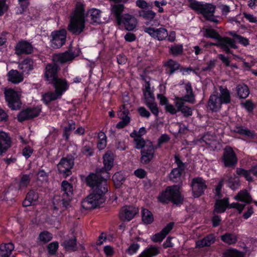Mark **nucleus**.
<instances>
[{
  "mask_svg": "<svg viewBox=\"0 0 257 257\" xmlns=\"http://www.w3.org/2000/svg\"><path fill=\"white\" fill-rule=\"evenodd\" d=\"M220 93L210 95L208 103V107L212 111L218 110L223 103H228L230 101V96L229 91L226 89L220 87Z\"/></svg>",
  "mask_w": 257,
  "mask_h": 257,
  "instance_id": "obj_5",
  "label": "nucleus"
},
{
  "mask_svg": "<svg viewBox=\"0 0 257 257\" xmlns=\"http://www.w3.org/2000/svg\"><path fill=\"white\" fill-rule=\"evenodd\" d=\"M30 180V177L28 175H24L21 178L19 186L20 188H23L28 186Z\"/></svg>",
  "mask_w": 257,
  "mask_h": 257,
  "instance_id": "obj_55",
  "label": "nucleus"
},
{
  "mask_svg": "<svg viewBox=\"0 0 257 257\" xmlns=\"http://www.w3.org/2000/svg\"><path fill=\"white\" fill-rule=\"evenodd\" d=\"M74 165V161L72 158H63L57 165L60 173L66 177L71 174V170Z\"/></svg>",
  "mask_w": 257,
  "mask_h": 257,
  "instance_id": "obj_13",
  "label": "nucleus"
},
{
  "mask_svg": "<svg viewBox=\"0 0 257 257\" xmlns=\"http://www.w3.org/2000/svg\"><path fill=\"white\" fill-rule=\"evenodd\" d=\"M237 174L240 177H244L247 181L252 180V175L257 176V165L254 166L250 170H245L243 169L238 168L236 170Z\"/></svg>",
  "mask_w": 257,
  "mask_h": 257,
  "instance_id": "obj_27",
  "label": "nucleus"
},
{
  "mask_svg": "<svg viewBox=\"0 0 257 257\" xmlns=\"http://www.w3.org/2000/svg\"><path fill=\"white\" fill-rule=\"evenodd\" d=\"M215 241V237L212 234H210L203 239L196 242V246L201 248L204 246H208Z\"/></svg>",
  "mask_w": 257,
  "mask_h": 257,
  "instance_id": "obj_33",
  "label": "nucleus"
},
{
  "mask_svg": "<svg viewBox=\"0 0 257 257\" xmlns=\"http://www.w3.org/2000/svg\"><path fill=\"white\" fill-rule=\"evenodd\" d=\"M98 142L97 148L99 150L104 149L106 146V136L103 132H99L98 134Z\"/></svg>",
  "mask_w": 257,
  "mask_h": 257,
  "instance_id": "obj_46",
  "label": "nucleus"
},
{
  "mask_svg": "<svg viewBox=\"0 0 257 257\" xmlns=\"http://www.w3.org/2000/svg\"><path fill=\"white\" fill-rule=\"evenodd\" d=\"M223 186V182L220 181L215 188V195L216 198L214 211L217 213L223 212L226 208L228 201L227 198L218 200L221 197V190Z\"/></svg>",
  "mask_w": 257,
  "mask_h": 257,
  "instance_id": "obj_11",
  "label": "nucleus"
},
{
  "mask_svg": "<svg viewBox=\"0 0 257 257\" xmlns=\"http://www.w3.org/2000/svg\"><path fill=\"white\" fill-rule=\"evenodd\" d=\"M78 53H74L71 50L66 51L64 53L55 54L53 56V60L55 64H49L45 68V76L49 82L54 81L58 78L57 73L58 70V67L56 63H64L72 61L76 56L78 55Z\"/></svg>",
  "mask_w": 257,
  "mask_h": 257,
  "instance_id": "obj_2",
  "label": "nucleus"
},
{
  "mask_svg": "<svg viewBox=\"0 0 257 257\" xmlns=\"http://www.w3.org/2000/svg\"><path fill=\"white\" fill-rule=\"evenodd\" d=\"M222 257H244V255L235 249H228L223 253Z\"/></svg>",
  "mask_w": 257,
  "mask_h": 257,
  "instance_id": "obj_48",
  "label": "nucleus"
},
{
  "mask_svg": "<svg viewBox=\"0 0 257 257\" xmlns=\"http://www.w3.org/2000/svg\"><path fill=\"white\" fill-rule=\"evenodd\" d=\"M11 146V139L8 134L0 131V155L6 152Z\"/></svg>",
  "mask_w": 257,
  "mask_h": 257,
  "instance_id": "obj_25",
  "label": "nucleus"
},
{
  "mask_svg": "<svg viewBox=\"0 0 257 257\" xmlns=\"http://www.w3.org/2000/svg\"><path fill=\"white\" fill-rule=\"evenodd\" d=\"M52 239V234L47 231H43L40 233L37 238V243L39 244H45Z\"/></svg>",
  "mask_w": 257,
  "mask_h": 257,
  "instance_id": "obj_36",
  "label": "nucleus"
},
{
  "mask_svg": "<svg viewBox=\"0 0 257 257\" xmlns=\"http://www.w3.org/2000/svg\"><path fill=\"white\" fill-rule=\"evenodd\" d=\"M221 240L225 243L232 244L237 241L236 236L232 233H225L221 236Z\"/></svg>",
  "mask_w": 257,
  "mask_h": 257,
  "instance_id": "obj_43",
  "label": "nucleus"
},
{
  "mask_svg": "<svg viewBox=\"0 0 257 257\" xmlns=\"http://www.w3.org/2000/svg\"><path fill=\"white\" fill-rule=\"evenodd\" d=\"M52 39L51 41V46L54 49L61 47L65 42L66 31L65 30H61L53 32L51 33Z\"/></svg>",
  "mask_w": 257,
  "mask_h": 257,
  "instance_id": "obj_12",
  "label": "nucleus"
},
{
  "mask_svg": "<svg viewBox=\"0 0 257 257\" xmlns=\"http://www.w3.org/2000/svg\"><path fill=\"white\" fill-rule=\"evenodd\" d=\"M8 80L13 83L18 84L23 81L24 77L17 70H12L8 73Z\"/></svg>",
  "mask_w": 257,
  "mask_h": 257,
  "instance_id": "obj_29",
  "label": "nucleus"
},
{
  "mask_svg": "<svg viewBox=\"0 0 257 257\" xmlns=\"http://www.w3.org/2000/svg\"><path fill=\"white\" fill-rule=\"evenodd\" d=\"M112 179L115 187L118 188L123 183L124 181V176L123 173L121 172H117L113 175Z\"/></svg>",
  "mask_w": 257,
  "mask_h": 257,
  "instance_id": "obj_44",
  "label": "nucleus"
},
{
  "mask_svg": "<svg viewBox=\"0 0 257 257\" xmlns=\"http://www.w3.org/2000/svg\"><path fill=\"white\" fill-rule=\"evenodd\" d=\"M146 104L148 106L151 110L152 113L156 116H157L159 113V110L156 103L155 102V99L148 101L145 102Z\"/></svg>",
  "mask_w": 257,
  "mask_h": 257,
  "instance_id": "obj_50",
  "label": "nucleus"
},
{
  "mask_svg": "<svg viewBox=\"0 0 257 257\" xmlns=\"http://www.w3.org/2000/svg\"><path fill=\"white\" fill-rule=\"evenodd\" d=\"M41 110L40 106L28 108L22 111L18 115V118L19 121H22L26 119L32 118L37 116Z\"/></svg>",
  "mask_w": 257,
  "mask_h": 257,
  "instance_id": "obj_17",
  "label": "nucleus"
},
{
  "mask_svg": "<svg viewBox=\"0 0 257 257\" xmlns=\"http://www.w3.org/2000/svg\"><path fill=\"white\" fill-rule=\"evenodd\" d=\"M114 154L110 152H106L103 157V163L104 165V169L102 170V173L106 171V173L107 174V177H109V175L107 171L110 170L113 166L114 163Z\"/></svg>",
  "mask_w": 257,
  "mask_h": 257,
  "instance_id": "obj_24",
  "label": "nucleus"
},
{
  "mask_svg": "<svg viewBox=\"0 0 257 257\" xmlns=\"http://www.w3.org/2000/svg\"><path fill=\"white\" fill-rule=\"evenodd\" d=\"M18 67L23 73L28 74L33 69V62L31 59H26L19 63Z\"/></svg>",
  "mask_w": 257,
  "mask_h": 257,
  "instance_id": "obj_35",
  "label": "nucleus"
},
{
  "mask_svg": "<svg viewBox=\"0 0 257 257\" xmlns=\"http://www.w3.org/2000/svg\"><path fill=\"white\" fill-rule=\"evenodd\" d=\"M131 137L134 138V141L136 145V148L138 149H142L143 150L147 146L148 142H151L149 141H145L142 137L139 135V133H137L136 131H134L131 133Z\"/></svg>",
  "mask_w": 257,
  "mask_h": 257,
  "instance_id": "obj_30",
  "label": "nucleus"
},
{
  "mask_svg": "<svg viewBox=\"0 0 257 257\" xmlns=\"http://www.w3.org/2000/svg\"><path fill=\"white\" fill-rule=\"evenodd\" d=\"M182 170L183 169L181 168H176L174 169L170 174V178L171 180L174 182L177 181V180L179 179Z\"/></svg>",
  "mask_w": 257,
  "mask_h": 257,
  "instance_id": "obj_51",
  "label": "nucleus"
},
{
  "mask_svg": "<svg viewBox=\"0 0 257 257\" xmlns=\"http://www.w3.org/2000/svg\"><path fill=\"white\" fill-rule=\"evenodd\" d=\"M14 249L12 243L2 244L0 245V257H9Z\"/></svg>",
  "mask_w": 257,
  "mask_h": 257,
  "instance_id": "obj_32",
  "label": "nucleus"
},
{
  "mask_svg": "<svg viewBox=\"0 0 257 257\" xmlns=\"http://www.w3.org/2000/svg\"><path fill=\"white\" fill-rule=\"evenodd\" d=\"M75 122L71 120L69 122V125L68 126H66L64 128V133L63 134L64 137L67 139L70 135V132L75 129Z\"/></svg>",
  "mask_w": 257,
  "mask_h": 257,
  "instance_id": "obj_53",
  "label": "nucleus"
},
{
  "mask_svg": "<svg viewBox=\"0 0 257 257\" xmlns=\"http://www.w3.org/2000/svg\"><path fill=\"white\" fill-rule=\"evenodd\" d=\"M33 51L32 44L26 41L19 42L16 46V53L18 55L22 54H29Z\"/></svg>",
  "mask_w": 257,
  "mask_h": 257,
  "instance_id": "obj_23",
  "label": "nucleus"
},
{
  "mask_svg": "<svg viewBox=\"0 0 257 257\" xmlns=\"http://www.w3.org/2000/svg\"><path fill=\"white\" fill-rule=\"evenodd\" d=\"M144 31L152 37L159 41L165 39L168 36L167 30L163 28L155 29L152 27H147L144 29Z\"/></svg>",
  "mask_w": 257,
  "mask_h": 257,
  "instance_id": "obj_18",
  "label": "nucleus"
},
{
  "mask_svg": "<svg viewBox=\"0 0 257 257\" xmlns=\"http://www.w3.org/2000/svg\"><path fill=\"white\" fill-rule=\"evenodd\" d=\"M5 93L9 106L13 110L20 109L21 105L20 94L12 89L7 90Z\"/></svg>",
  "mask_w": 257,
  "mask_h": 257,
  "instance_id": "obj_10",
  "label": "nucleus"
},
{
  "mask_svg": "<svg viewBox=\"0 0 257 257\" xmlns=\"http://www.w3.org/2000/svg\"><path fill=\"white\" fill-rule=\"evenodd\" d=\"M227 186L232 190L237 189L239 186V179L236 176L231 177L227 181Z\"/></svg>",
  "mask_w": 257,
  "mask_h": 257,
  "instance_id": "obj_47",
  "label": "nucleus"
},
{
  "mask_svg": "<svg viewBox=\"0 0 257 257\" xmlns=\"http://www.w3.org/2000/svg\"><path fill=\"white\" fill-rule=\"evenodd\" d=\"M138 208L133 206H124L120 210L119 216L122 221H130L138 213Z\"/></svg>",
  "mask_w": 257,
  "mask_h": 257,
  "instance_id": "obj_16",
  "label": "nucleus"
},
{
  "mask_svg": "<svg viewBox=\"0 0 257 257\" xmlns=\"http://www.w3.org/2000/svg\"><path fill=\"white\" fill-rule=\"evenodd\" d=\"M141 162L143 164L148 163L153 158L154 149L151 142H148L147 146L141 152Z\"/></svg>",
  "mask_w": 257,
  "mask_h": 257,
  "instance_id": "obj_21",
  "label": "nucleus"
},
{
  "mask_svg": "<svg viewBox=\"0 0 257 257\" xmlns=\"http://www.w3.org/2000/svg\"><path fill=\"white\" fill-rule=\"evenodd\" d=\"M160 252V247L151 246L146 248L138 257H153L158 254Z\"/></svg>",
  "mask_w": 257,
  "mask_h": 257,
  "instance_id": "obj_34",
  "label": "nucleus"
},
{
  "mask_svg": "<svg viewBox=\"0 0 257 257\" xmlns=\"http://www.w3.org/2000/svg\"><path fill=\"white\" fill-rule=\"evenodd\" d=\"M139 14L140 17L149 21H152L156 16V13L151 10L147 11H139Z\"/></svg>",
  "mask_w": 257,
  "mask_h": 257,
  "instance_id": "obj_45",
  "label": "nucleus"
},
{
  "mask_svg": "<svg viewBox=\"0 0 257 257\" xmlns=\"http://www.w3.org/2000/svg\"><path fill=\"white\" fill-rule=\"evenodd\" d=\"M158 199L163 203H168L172 201L176 204H179L183 200L179 192V187L176 185L168 187L165 191L160 194Z\"/></svg>",
  "mask_w": 257,
  "mask_h": 257,
  "instance_id": "obj_8",
  "label": "nucleus"
},
{
  "mask_svg": "<svg viewBox=\"0 0 257 257\" xmlns=\"http://www.w3.org/2000/svg\"><path fill=\"white\" fill-rule=\"evenodd\" d=\"M87 15L90 18L91 23H100L101 12L99 10L94 8L91 9L88 11Z\"/></svg>",
  "mask_w": 257,
  "mask_h": 257,
  "instance_id": "obj_31",
  "label": "nucleus"
},
{
  "mask_svg": "<svg viewBox=\"0 0 257 257\" xmlns=\"http://www.w3.org/2000/svg\"><path fill=\"white\" fill-rule=\"evenodd\" d=\"M190 7L197 13L202 14L207 20L214 22H217L216 19L214 17L215 6L210 4L191 0Z\"/></svg>",
  "mask_w": 257,
  "mask_h": 257,
  "instance_id": "obj_7",
  "label": "nucleus"
},
{
  "mask_svg": "<svg viewBox=\"0 0 257 257\" xmlns=\"http://www.w3.org/2000/svg\"><path fill=\"white\" fill-rule=\"evenodd\" d=\"M167 4V3L165 0L155 1L154 2L155 6L158 8V12L160 13L164 12V9L162 6H166Z\"/></svg>",
  "mask_w": 257,
  "mask_h": 257,
  "instance_id": "obj_59",
  "label": "nucleus"
},
{
  "mask_svg": "<svg viewBox=\"0 0 257 257\" xmlns=\"http://www.w3.org/2000/svg\"><path fill=\"white\" fill-rule=\"evenodd\" d=\"M223 161L226 166H231L237 162V158L232 148L226 147L224 150Z\"/></svg>",
  "mask_w": 257,
  "mask_h": 257,
  "instance_id": "obj_22",
  "label": "nucleus"
},
{
  "mask_svg": "<svg viewBox=\"0 0 257 257\" xmlns=\"http://www.w3.org/2000/svg\"><path fill=\"white\" fill-rule=\"evenodd\" d=\"M182 87L185 88L186 91V94L183 97H176L174 99V103L177 108L178 111H180L184 105V101L193 103L194 101V97L192 92L191 85L190 83H187L182 86Z\"/></svg>",
  "mask_w": 257,
  "mask_h": 257,
  "instance_id": "obj_9",
  "label": "nucleus"
},
{
  "mask_svg": "<svg viewBox=\"0 0 257 257\" xmlns=\"http://www.w3.org/2000/svg\"><path fill=\"white\" fill-rule=\"evenodd\" d=\"M245 204L238 203H232L229 205V208H236L239 213H241L245 207Z\"/></svg>",
  "mask_w": 257,
  "mask_h": 257,
  "instance_id": "obj_62",
  "label": "nucleus"
},
{
  "mask_svg": "<svg viewBox=\"0 0 257 257\" xmlns=\"http://www.w3.org/2000/svg\"><path fill=\"white\" fill-rule=\"evenodd\" d=\"M204 36L218 40V42L215 45L221 47L227 53H231L229 47L236 48L237 46L235 41L230 38H221L219 35L213 29L209 28H204Z\"/></svg>",
  "mask_w": 257,
  "mask_h": 257,
  "instance_id": "obj_6",
  "label": "nucleus"
},
{
  "mask_svg": "<svg viewBox=\"0 0 257 257\" xmlns=\"http://www.w3.org/2000/svg\"><path fill=\"white\" fill-rule=\"evenodd\" d=\"M33 150L30 146L25 147L23 150V155L26 158H29L33 153Z\"/></svg>",
  "mask_w": 257,
  "mask_h": 257,
  "instance_id": "obj_63",
  "label": "nucleus"
},
{
  "mask_svg": "<svg viewBox=\"0 0 257 257\" xmlns=\"http://www.w3.org/2000/svg\"><path fill=\"white\" fill-rule=\"evenodd\" d=\"M174 223L173 222L170 223L166 226H165L162 231L158 233L151 236V239L154 242H161L166 237V235L173 228Z\"/></svg>",
  "mask_w": 257,
  "mask_h": 257,
  "instance_id": "obj_26",
  "label": "nucleus"
},
{
  "mask_svg": "<svg viewBox=\"0 0 257 257\" xmlns=\"http://www.w3.org/2000/svg\"><path fill=\"white\" fill-rule=\"evenodd\" d=\"M142 217L143 222L146 224L152 223L154 220L152 213L147 209H142Z\"/></svg>",
  "mask_w": 257,
  "mask_h": 257,
  "instance_id": "obj_39",
  "label": "nucleus"
},
{
  "mask_svg": "<svg viewBox=\"0 0 257 257\" xmlns=\"http://www.w3.org/2000/svg\"><path fill=\"white\" fill-rule=\"evenodd\" d=\"M244 18L250 23H257V18L252 14L247 13L246 12L243 13Z\"/></svg>",
  "mask_w": 257,
  "mask_h": 257,
  "instance_id": "obj_60",
  "label": "nucleus"
},
{
  "mask_svg": "<svg viewBox=\"0 0 257 257\" xmlns=\"http://www.w3.org/2000/svg\"><path fill=\"white\" fill-rule=\"evenodd\" d=\"M166 65L170 68L171 73L177 70L179 67V64L173 60H169L166 63Z\"/></svg>",
  "mask_w": 257,
  "mask_h": 257,
  "instance_id": "obj_58",
  "label": "nucleus"
},
{
  "mask_svg": "<svg viewBox=\"0 0 257 257\" xmlns=\"http://www.w3.org/2000/svg\"><path fill=\"white\" fill-rule=\"evenodd\" d=\"M234 198L244 203H249L251 201V197L246 190L240 191L236 196H234Z\"/></svg>",
  "mask_w": 257,
  "mask_h": 257,
  "instance_id": "obj_40",
  "label": "nucleus"
},
{
  "mask_svg": "<svg viewBox=\"0 0 257 257\" xmlns=\"http://www.w3.org/2000/svg\"><path fill=\"white\" fill-rule=\"evenodd\" d=\"M145 102L154 99L152 91L151 89L150 84L147 82L145 85V89L143 90Z\"/></svg>",
  "mask_w": 257,
  "mask_h": 257,
  "instance_id": "obj_41",
  "label": "nucleus"
},
{
  "mask_svg": "<svg viewBox=\"0 0 257 257\" xmlns=\"http://www.w3.org/2000/svg\"><path fill=\"white\" fill-rule=\"evenodd\" d=\"M237 92L240 98H245L249 94V89L246 85H238L237 87Z\"/></svg>",
  "mask_w": 257,
  "mask_h": 257,
  "instance_id": "obj_42",
  "label": "nucleus"
},
{
  "mask_svg": "<svg viewBox=\"0 0 257 257\" xmlns=\"http://www.w3.org/2000/svg\"><path fill=\"white\" fill-rule=\"evenodd\" d=\"M87 184L91 187L93 192L81 202L83 208L86 210L95 208L104 202V195L108 191L107 180L99 174H90L87 179Z\"/></svg>",
  "mask_w": 257,
  "mask_h": 257,
  "instance_id": "obj_1",
  "label": "nucleus"
},
{
  "mask_svg": "<svg viewBox=\"0 0 257 257\" xmlns=\"http://www.w3.org/2000/svg\"><path fill=\"white\" fill-rule=\"evenodd\" d=\"M135 176L140 179L144 178L146 177L147 173L143 169H138L134 172Z\"/></svg>",
  "mask_w": 257,
  "mask_h": 257,
  "instance_id": "obj_64",
  "label": "nucleus"
},
{
  "mask_svg": "<svg viewBox=\"0 0 257 257\" xmlns=\"http://www.w3.org/2000/svg\"><path fill=\"white\" fill-rule=\"evenodd\" d=\"M124 9L123 5H111V13L114 15L117 24H122L127 31H133L138 25V20L134 16L128 14L121 15Z\"/></svg>",
  "mask_w": 257,
  "mask_h": 257,
  "instance_id": "obj_4",
  "label": "nucleus"
},
{
  "mask_svg": "<svg viewBox=\"0 0 257 257\" xmlns=\"http://www.w3.org/2000/svg\"><path fill=\"white\" fill-rule=\"evenodd\" d=\"M50 83H52L55 88V92L60 96L68 89L69 84L67 81L63 78H57Z\"/></svg>",
  "mask_w": 257,
  "mask_h": 257,
  "instance_id": "obj_20",
  "label": "nucleus"
},
{
  "mask_svg": "<svg viewBox=\"0 0 257 257\" xmlns=\"http://www.w3.org/2000/svg\"><path fill=\"white\" fill-rule=\"evenodd\" d=\"M202 139L206 144H208L212 149L217 148L218 142L215 139V136L210 134L205 135Z\"/></svg>",
  "mask_w": 257,
  "mask_h": 257,
  "instance_id": "obj_38",
  "label": "nucleus"
},
{
  "mask_svg": "<svg viewBox=\"0 0 257 257\" xmlns=\"http://www.w3.org/2000/svg\"><path fill=\"white\" fill-rule=\"evenodd\" d=\"M59 97L60 96L55 92H48L43 95V99L46 104Z\"/></svg>",
  "mask_w": 257,
  "mask_h": 257,
  "instance_id": "obj_49",
  "label": "nucleus"
},
{
  "mask_svg": "<svg viewBox=\"0 0 257 257\" xmlns=\"http://www.w3.org/2000/svg\"><path fill=\"white\" fill-rule=\"evenodd\" d=\"M191 186L193 196L195 197H198L202 195L207 187L205 181L200 177L193 179Z\"/></svg>",
  "mask_w": 257,
  "mask_h": 257,
  "instance_id": "obj_14",
  "label": "nucleus"
},
{
  "mask_svg": "<svg viewBox=\"0 0 257 257\" xmlns=\"http://www.w3.org/2000/svg\"><path fill=\"white\" fill-rule=\"evenodd\" d=\"M129 110L126 105H122L118 112V117L122 120L117 123L116 127L118 128H122L125 127L130 122V117L128 116Z\"/></svg>",
  "mask_w": 257,
  "mask_h": 257,
  "instance_id": "obj_19",
  "label": "nucleus"
},
{
  "mask_svg": "<svg viewBox=\"0 0 257 257\" xmlns=\"http://www.w3.org/2000/svg\"><path fill=\"white\" fill-rule=\"evenodd\" d=\"M236 132L239 134L244 135L250 138L253 137L254 136V133L252 132H251L248 129L243 127L237 128Z\"/></svg>",
  "mask_w": 257,
  "mask_h": 257,
  "instance_id": "obj_54",
  "label": "nucleus"
},
{
  "mask_svg": "<svg viewBox=\"0 0 257 257\" xmlns=\"http://www.w3.org/2000/svg\"><path fill=\"white\" fill-rule=\"evenodd\" d=\"M58 243L54 241L50 243L48 246V252L51 254H54L58 248Z\"/></svg>",
  "mask_w": 257,
  "mask_h": 257,
  "instance_id": "obj_57",
  "label": "nucleus"
},
{
  "mask_svg": "<svg viewBox=\"0 0 257 257\" xmlns=\"http://www.w3.org/2000/svg\"><path fill=\"white\" fill-rule=\"evenodd\" d=\"M183 46L181 44H174L170 48V52L173 55H178L182 53Z\"/></svg>",
  "mask_w": 257,
  "mask_h": 257,
  "instance_id": "obj_52",
  "label": "nucleus"
},
{
  "mask_svg": "<svg viewBox=\"0 0 257 257\" xmlns=\"http://www.w3.org/2000/svg\"><path fill=\"white\" fill-rule=\"evenodd\" d=\"M38 199V193L33 190H31L27 194L25 199L23 201V205L24 206H29L35 205Z\"/></svg>",
  "mask_w": 257,
  "mask_h": 257,
  "instance_id": "obj_28",
  "label": "nucleus"
},
{
  "mask_svg": "<svg viewBox=\"0 0 257 257\" xmlns=\"http://www.w3.org/2000/svg\"><path fill=\"white\" fill-rule=\"evenodd\" d=\"M104 252L106 257H110L114 254V249L110 245H106L104 247Z\"/></svg>",
  "mask_w": 257,
  "mask_h": 257,
  "instance_id": "obj_61",
  "label": "nucleus"
},
{
  "mask_svg": "<svg viewBox=\"0 0 257 257\" xmlns=\"http://www.w3.org/2000/svg\"><path fill=\"white\" fill-rule=\"evenodd\" d=\"M140 247L138 243H133L126 249V252L130 255H133L136 253Z\"/></svg>",
  "mask_w": 257,
  "mask_h": 257,
  "instance_id": "obj_56",
  "label": "nucleus"
},
{
  "mask_svg": "<svg viewBox=\"0 0 257 257\" xmlns=\"http://www.w3.org/2000/svg\"><path fill=\"white\" fill-rule=\"evenodd\" d=\"M62 189L64 192L62 199L63 206L66 208H68L69 206L71 196L73 194L72 186L66 181H63L62 183Z\"/></svg>",
  "mask_w": 257,
  "mask_h": 257,
  "instance_id": "obj_15",
  "label": "nucleus"
},
{
  "mask_svg": "<svg viewBox=\"0 0 257 257\" xmlns=\"http://www.w3.org/2000/svg\"><path fill=\"white\" fill-rule=\"evenodd\" d=\"M62 245L68 251H73L76 248V239L73 236L70 239H67L62 243Z\"/></svg>",
  "mask_w": 257,
  "mask_h": 257,
  "instance_id": "obj_37",
  "label": "nucleus"
},
{
  "mask_svg": "<svg viewBox=\"0 0 257 257\" xmlns=\"http://www.w3.org/2000/svg\"><path fill=\"white\" fill-rule=\"evenodd\" d=\"M85 28V17L84 5L77 3L76 8L70 16V23L68 29L73 34H80Z\"/></svg>",
  "mask_w": 257,
  "mask_h": 257,
  "instance_id": "obj_3",
  "label": "nucleus"
}]
</instances>
